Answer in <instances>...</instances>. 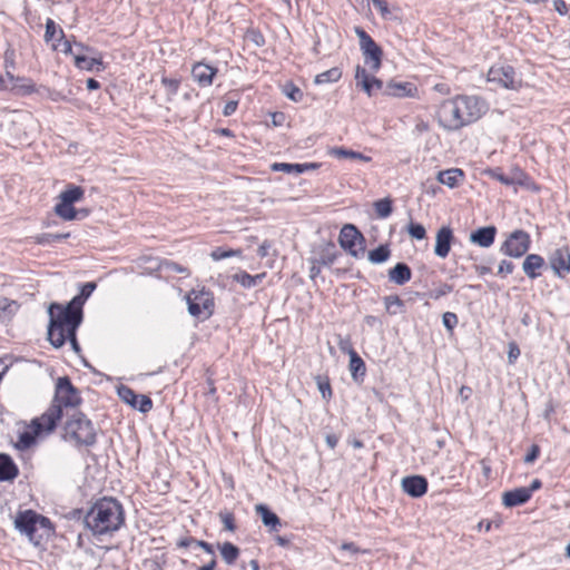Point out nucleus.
<instances>
[{
	"mask_svg": "<svg viewBox=\"0 0 570 570\" xmlns=\"http://www.w3.org/2000/svg\"><path fill=\"white\" fill-rule=\"evenodd\" d=\"M487 104L476 96H456L443 101L438 110V120L448 131L459 130L482 117Z\"/></svg>",
	"mask_w": 570,
	"mask_h": 570,
	"instance_id": "obj_2",
	"label": "nucleus"
},
{
	"mask_svg": "<svg viewBox=\"0 0 570 570\" xmlns=\"http://www.w3.org/2000/svg\"><path fill=\"white\" fill-rule=\"evenodd\" d=\"M364 240L363 235L352 224H346L340 232L338 243L343 249L348 252L353 257H358V252L355 248L357 243Z\"/></svg>",
	"mask_w": 570,
	"mask_h": 570,
	"instance_id": "obj_11",
	"label": "nucleus"
},
{
	"mask_svg": "<svg viewBox=\"0 0 570 570\" xmlns=\"http://www.w3.org/2000/svg\"><path fill=\"white\" fill-rule=\"evenodd\" d=\"M216 73L217 68L204 62H196L191 68V77L200 87L210 86Z\"/></svg>",
	"mask_w": 570,
	"mask_h": 570,
	"instance_id": "obj_15",
	"label": "nucleus"
},
{
	"mask_svg": "<svg viewBox=\"0 0 570 570\" xmlns=\"http://www.w3.org/2000/svg\"><path fill=\"white\" fill-rule=\"evenodd\" d=\"M233 279L246 288L255 287V278H253V275L246 272H239L234 274Z\"/></svg>",
	"mask_w": 570,
	"mask_h": 570,
	"instance_id": "obj_43",
	"label": "nucleus"
},
{
	"mask_svg": "<svg viewBox=\"0 0 570 570\" xmlns=\"http://www.w3.org/2000/svg\"><path fill=\"white\" fill-rule=\"evenodd\" d=\"M540 454V448L537 444H533L528 454L524 456V463L530 464L533 463Z\"/></svg>",
	"mask_w": 570,
	"mask_h": 570,
	"instance_id": "obj_59",
	"label": "nucleus"
},
{
	"mask_svg": "<svg viewBox=\"0 0 570 570\" xmlns=\"http://www.w3.org/2000/svg\"><path fill=\"white\" fill-rule=\"evenodd\" d=\"M338 252L334 243L330 242L321 245L315 252L313 258L323 266H331L337 258Z\"/></svg>",
	"mask_w": 570,
	"mask_h": 570,
	"instance_id": "obj_20",
	"label": "nucleus"
},
{
	"mask_svg": "<svg viewBox=\"0 0 570 570\" xmlns=\"http://www.w3.org/2000/svg\"><path fill=\"white\" fill-rule=\"evenodd\" d=\"M188 313L197 318L207 320L214 312V297L208 291L193 289L187 295Z\"/></svg>",
	"mask_w": 570,
	"mask_h": 570,
	"instance_id": "obj_8",
	"label": "nucleus"
},
{
	"mask_svg": "<svg viewBox=\"0 0 570 570\" xmlns=\"http://www.w3.org/2000/svg\"><path fill=\"white\" fill-rule=\"evenodd\" d=\"M96 289V283L94 282H88V283H85L81 288H80V295L87 299L91 294L92 292Z\"/></svg>",
	"mask_w": 570,
	"mask_h": 570,
	"instance_id": "obj_61",
	"label": "nucleus"
},
{
	"mask_svg": "<svg viewBox=\"0 0 570 570\" xmlns=\"http://www.w3.org/2000/svg\"><path fill=\"white\" fill-rule=\"evenodd\" d=\"M81 403L78 390L67 376L59 377L56 382L55 396L51 405L39 417L32 420L31 426L35 434L52 432L63 415H69V410L75 412Z\"/></svg>",
	"mask_w": 570,
	"mask_h": 570,
	"instance_id": "obj_1",
	"label": "nucleus"
},
{
	"mask_svg": "<svg viewBox=\"0 0 570 570\" xmlns=\"http://www.w3.org/2000/svg\"><path fill=\"white\" fill-rule=\"evenodd\" d=\"M77 53H75V65L82 70L92 71V70H101L102 61L97 58H89L81 52L86 49L81 43H76Z\"/></svg>",
	"mask_w": 570,
	"mask_h": 570,
	"instance_id": "obj_19",
	"label": "nucleus"
},
{
	"mask_svg": "<svg viewBox=\"0 0 570 570\" xmlns=\"http://www.w3.org/2000/svg\"><path fill=\"white\" fill-rule=\"evenodd\" d=\"M412 277V271L405 263H397L389 271V279L396 285H404Z\"/></svg>",
	"mask_w": 570,
	"mask_h": 570,
	"instance_id": "obj_24",
	"label": "nucleus"
},
{
	"mask_svg": "<svg viewBox=\"0 0 570 570\" xmlns=\"http://www.w3.org/2000/svg\"><path fill=\"white\" fill-rule=\"evenodd\" d=\"M59 27L55 23L52 19H47L46 21V32H45V40L47 42L53 41L56 39V35H59Z\"/></svg>",
	"mask_w": 570,
	"mask_h": 570,
	"instance_id": "obj_46",
	"label": "nucleus"
},
{
	"mask_svg": "<svg viewBox=\"0 0 570 570\" xmlns=\"http://www.w3.org/2000/svg\"><path fill=\"white\" fill-rule=\"evenodd\" d=\"M158 269L174 272L179 274H185L186 276L190 275V272L187 267H184L173 261L164 259L159 263Z\"/></svg>",
	"mask_w": 570,
	"mask_h": 570,
	"instance_id": "obj_38",
	"label": "nucleus"
},
{
	"mask_svg": "<svg viewBox=\"0 0 570 570\" xmlns=\"http://www.w3.org/2000/svg\"><path fill=\"white\" fill-rule=\"evenodd\" d=\"M495 235L497 227L491 225L475 229L470 234L469 239L471 243L479 245L480 247L488 248L494 243Z\"/></svg>",
	"mask_w": 570,
	"mask_h": 570,
	"instance_id": "obj_16",
	"label": "nucleus"
},
{
	"mask_svg": "<svg viewBox=\"0 0 570 570\" xmlns=\"http://www.w3.org/2000/svg\"><path fill=\"white\" fill-rule=\"evenodd\" d=\"M514 264L511 261L503 259L499 264L498 274L501 276L509 275L513 272Z\"/></svg>",
	"mask_w": 570,
	"mask_h": 570,
	"instance_id": "obj_55",
	"label": "nucleus"
},
{
	"mask_svg": "<svg viewBox=\"0 0 570 570\" xmlns=\"http://www.w3.org/2000/svg\"><path fill=\"white\" fill-rule=\"evenodd\" d=\"M14 527L36 547L42 546L52 532L49 519L32 510L19 512L14 519Z\"/></svg>",
	"mask_w": 570,
	"mask_h": 570,
	"instance_id": "obj_5",
	"label": "nucleus"
},
{
	"mask_svg": "<svg viewBox=\"0 0 570 570\" xmlns=\"http://www.w3.org/2000/svg\"><path fill=\"white\" fill-rule=\"evenodd\" d=\"M83 194L85 191L81 187L68 185L67 188L59 195V199L73 205L83 198Z\"/></svg>",
	"mask_w": 570,
	"mask_h": 570,
	"instance_id": "obj_28",
	"label": "nucleus"
},
{
	"mask_svg": "<svg viewBox=\"0 0 570 570\" xmlns=\"http://www.w3.org/2000/svg\"><path fill=\"white\" fill-rule=\"evenodd\" d=\"M452 292V286L449 285V284H442L433 294H432V297L434 299H438L440 298L441 296H445L448 295L449 293Z\"/></svg>",
	"mask_w": 570,
	"mask_h": 570,
	"instance_id": "obj_62",
	"label": "nucleus"
},
{
	"mask_svg": "<svg viewBox=\"0 0 570 570\" xmlns=\"http://www.w3.org/2000/svg\"><path fill=\"white\" fill-rule=\"evenodd\" d=\"M341 77H342V70L337 67H334L324 72L318 73L315 77L314 82L316 85L332 83V82L338 81L341 79Z\"/></svg>",
	"mask_w": 570,
	"mask_h": 570,
	"instance_id": "obj_32",
	"label": "nucleus"
},
{
	"mask_svg": "<svg viewBox=\"0 0 570 570\" xmlns=\"http://www.w3.org/2000/svg\"><path fill=\"white\" fill-rule=\"evenodd\" d=\"M372 76H370L365 68L357 66L355 70V80L356 86L362 87L364 80H368Z\"/></svg>",
	"mask_w": 570,
	"mask_h": 570,
	"instance_id": "obj_56",
	"label": "nucleus"
},
{
	"mask_svg": "<svg viewBox=\"0 0 570 570\" xmlns=\"http://www.w3.org/2000/svg\"><path fill=\"white\" fill-rule=\"evenodd\" d=\"M161 83L166 87L169 96H175L179 89L180 80L176 78H161Z\"/></svg>",
	"mask_w": 570,
	"mask_h": 570,
	"instance_id": "obj_47",
	"label": "nucleus"
},
{
	"mask_svg": "<svg viewBox=\"0 0 570 570\" xmlns=\"http://www.w3.org/2000/svg\"><path fill=\"white\" fill-rule=\"evenodd\" d=\"M384 304H385L386 311L391 314L396 313L395 311H392L393 306H396V307L403 306V302L397 295H390V296L384 297Z\"/></svg>",
	"mask_w": 570,
	"mask_h": 570,
	"instance_id": "obj_51",
	"label": "nucleus"
},
{
	"mask_svg": "<svg viewBox=\"0 0 570 570\" xmlns=\"http://www.w3.org/2000/svg\"><path fill=\"white\" fill-rule=\"evenodd\" d=\"M7 77L14 83L12 88L20 89L22 94H32L35 91V85L32 81L26 78H14L10 72H7Z\"/></svg>",
	"mask_w": 570,
	"mask_h": 570,
	"instance_id": "obj_34",
	"label": "nucleus"
},
{
	"mask_svg": "<svg viewBox=\"0 0 570 570\" xmlns=\"http://www.w3.org/2000/svg\"><path fill=\"white\" fill-rule=\"evenodd\" d=\"M118 396L120 397L121 401L130 405L132 409L136 407L138 394H136V392L132 389L121 385L118 389Z\"/></svg>",
	"mask_w": 570,
	"mask_h": 570,
	"instance_id": "obj_36",
	"label": "nucleus"
},
{
	"mask_svg": "<svg viewBox=\"0 0 570 570\" xmlns=\"http://www.w3.org/2000/svg\"><path fill=\"white\" fill-rule=\"evenodd\" d=\"M220 519L226 530L234 531L236 529L235 519L232 513H220Z\"/></svg>",
	"mask_w": 570,
	"mask_h": 570,
	"instance_id": "obj_58",
	"label": "nucleus"
},
{
	"mask_svg": "<svg viewBox=\"0 0 570 570\" xmlns=\"http://www.w3.org/2000/svg\"><path fill=\"white\" fill-rule=\"evenodd\" d=\"M318 164L305 163V164H288V163H274L271 165L273 171H283L287 174H303L307 170L316 169Z\"/></svg>",
	"mask_w": 570,
	"mask_h": 570,
	"instance_id": "obj_22",
	"label": "nucleus"
},
{
	"mask_svg": "<svg viewBox=\"0 0 570 570\" xmlns=\"http://www.w3.org/2000/svg\"><path fill=\"white\" fill-rule=\"evenodd\" d=\"M68 419L63 426V438L78 445L91 446L96 443V430L92 422L81 412L66 415Z\"/></svg>",
	"mask_w": 570,
	"mask_h": 570,
	"instance_id": "obj_6",
	"label": "nucleus"
},
{
	"mask_svg": "<svg viewBox=\"0 0 570 570\" xmlns=\"http://www.w3.org/2000/svg\"><path fill=\"white\" fill-rule=\"evenodd\" d=\"M464 173L459 168H451L446 170H442L438 173V181L450 187L454 188L459 185L460 181L463 180Z\"/></svg>",
	"mask_w": 570,
	"mask_h": 570,
	"instance_id": "obj_26",
	"label": "nucleus"
},
{
	"mask_svg": "<svg viewBox=\"0 0 570 570\" xmlns=\"http://www.w3.org/2000/svg\"><path fill=\"white\" fill-rule=\"evenodd\" d=\"M442 323L448 331H452L458 324V316L452 312H445L442 316Z\"/></svg>",
	"mask_w": 570,
	"mask_h": 570,
	"instance_id": "obj_52",
	"label": "nucleus"
},
{
	"mask_svg": "<svg viewBox=\"0 0 570 570\" xmlns=\"http://www.w3.org/2000/svg\"><path fill=\"white\" fill-rule=\"evenodd\" d=\"M546 267V262L542 256L538 254H529L523 263V273L530 278L535 279L541 276V269Z\"/></svg>",
	"mask_w": 570,
	"mask_h": 570,
	"instance_id": "obj_17",
	"label": "nucleus"
},
{
	"mask_svg": "<svg viewBox=\"0 0 570 570\" xmlns=\"http://www.w3.org/2000/svg\"><path fill=\"white\" fill-rule=\"evenodd\" d=\"M55 50H60L61 52L66 55H72L75 57V53L77 51H73V47L71 42L67 39H65V33L62 29H59V38L57 39V42L52 45Z\"/></svg>",
	"mask_w": 570,
	"mask_h": 570,
	"instance_id": "obj_37",
	"label": "nucleus"
},
{
	"mask_svg": "<svg viewBox=\"0 0 570 570\" xmlns=\"http://www.w3.org/2000/svg\"><path fill=\"white\" fill-rule=\"evenodd\" d=\"M519 356H520V348L517 345V343H514V342L509 343L508 362L510 364H513Z\"/></svg>",
	"mask_w": 570,
	"mask_h": 570,
	"instance_id": "obj_57",
	"label": "nucleus"
},
{
	"mask_svg": "<svg viewBox=\"0 0 570 570\" xmlns=\"http://www.w3.org/2000/svg\"><path fill=\"white\" fill-rule=\"evenodd\" d=\"M68 237H69V233H66V234L46 233V234L37 236L36 237V242L38 244L45 245V244H50V243L59 242L61 239H66Z\"/></svg>",
	"mask_w": 570,
	"mask_h": 570,
	"instance_id": "obj_42",
	"label": "nucleus"
},
{
	"mask_svg": "<svg viewBox=\"0 0 570 570\" xmlns=\"http://www.w3.org/2000/svg\"><path fill=\"white\" fill-rule=\"evenodd\" d=\"M354 32L358 38L360 49L364 57V63L370 67L372 72H377L382 65V48L363 28L355 27Z\"/></svg>",
	"mask_w": 570,
	"mask_h": 570,
	"instance_id": "obj_7",
	"label": "nucleus"
},
{
	"mask_svg": "<svg viewBox=\"0 0 570 570\" xmlns=\"http://www.w3.org/2000/svg\"><path fill=\"white\" fill-rule=\"evenodd\" d=\"M491 176L507 186H512L515 184V179L513 177L504 175L500 169L492 170Z\"/></svg>",
	"mask_w": 570,
	"mask_h": 570,
	"instance_id": "obj_53",
	"label": "nucleus"
},
{
	"mask_svg": "<svg viewBox=\"0 0 570 570\" xmlns=\"http://www.w3.org/2000/svg\"><path fill=\"white\" fill-rule=\"evenodd\" d=\"M361 88L367 94L368 97H371L374 90H383L384 86L382 80L372 76L368 80L363 81Z\"/></svg>",
	"mask_w": 570,
	"mask_h": 570,
	"instance_id": "obj_41",
	"label": "nucleus"
},
{
	"mask_svg": "<svg viewBox=\"0 0 570 570\" xmlns=\"http://www.w3.org/2000/svg\"><path fill=\"white\" fill-rule=\"evenodd\" d=\"M453 240L454 235L452 228L450 226H442L436 232L434 254L440 258L448 257Z\"/></svg>",
	"mask_w": 570,
	"mask_h": 570,
	"instance_id": "obj_13",
	"label": "nucleus"
},
{
	"mask_svg": "<svg viewBox=\"0 0 570 570\" xmlns=\"http://www.w3.org/2000/svg\"><path fill=\"white\" fill-rule=\"evenodd\" d=\"M416 88L411 82H389L384 89L383 94L391 97H411L413 96Z\"/></svg>",
	"mask_w": 570,
	"mask_h": 570,
	"instance_id": "obj_21",
	"label": "nucleus"
},
{
	"mask_svg": "<svg viewBox=\"0 0 570 570\" xmlns=\"http://www.w3.org/2000/svg\"><path fill=\"white\" fill-rule=\"evenodd\" d=\"M236 254H239L238 250H233V249H229V250H225L223 249L222 247H217L215 248L212 253H210V257L214 259V261H220V259H224V258H228V257H232Z\"/></svg>",
	"mask_w": 570,
	"mask_h": 570,
	"instance_id": "obj_49",
	"label": "nucleus"
},
{
	"mask_svg": "<svg viewBox=\"0 0 570 570\" xmlns=\"http://www.w3.org/2000/svg\"><path fill=\"white\" fill-rule=\"evenodd\" d=\"M348 367L351 371V375L355 381L365 375V363L357 353H353V355L350 357Z\"/></svg>",
	"mask_w": 570,
	"mask_h": 570,
	"instance_id": "obj_30",
	"label": "nucleus"
},
{
	"mask_svg": "<svg viewBox=\"0 0 570 570\" xmlns=\"http://www.w3.org/2000/svg\"><path fill=\"white\" fill-rule=\"evenodd\" d=\"M530 500V490L527 488H517L511 491H507L502 495V503L507 508H513L524 504Z\"/></svg>",
	"mask_w": 570,
	"mask_h": 570,
	"instance_id": "obj_18",
	"label": "nucleus"
},
{
	"mask_svg": "<svg viewBox=\"0 0 570 570\" xmlns=\"http://www.w3.org/2000/svg\"><path fill=\"white\" fill-rule=\"evenodd\" d=\"M86 299L79 294L75 296L65 307L58 303L50 304L48 314L50 316L48 326V340L55 347H61L66 342L65 326L77 330L82 321V306Z\"/></svg>",
	"mask_w": 570,
	"mask_h": 570,
	"instance_id": "obj_4",
	"label": "nucleus"
},
{
	"mask_svg": "<svg viewBox=\"0 0 570 570\" xmlns=\"http://www.w3.org/2000/svg\"><path fill=\"white\" fill-rule=\"evenodd\" d=\"M83 522L94 535L111 534L125 523L124 508L114 498H101L87 511Z\"/></svg>",
	"mask_w": 570,
	"mask_h": 570,
	"instance_id": "obj_3",
	"label": "nucleus"
},
{
	"mask_svg": "<svg viewBox=\"0 0 570 570\" xmlns=\"http://www.w3.org/2000/svg\"><path fill=\"white\" fill-rule=\"evenodd\" d=\"M18 468L11 456L0 453V482L12 481L18 475Z\"/></svg>",
	"mask_w": 570,
	"mask_h": 570,
	"instance_id": "obj_25",
	"label": "nucleus"
},
{
	"mask_svg": "<svg viewBox=\"0 0 570 570\" xmlns=\"http://www.w3.org/2000/svg\"><path fill=\"white\" fill-rule=\"evenodd\" d=\"M255 511L261 517L263 524L267 527L269 531H278L282 523L276 513L262 503L255 505Z\"/></svg>",
	"mask_w": 570,
	"mask_h": 570,
	"instance_id": "obj_23",
	"label": "nucleus"
},
{
	"mask_svg": "<svg viewBox=\"0 0 570 570\" xmlns=\"http://www.w3.org/2000/svg\"><path fill=\"white\" fill-rule=\"evenodd\" d=\"M553 7H554V10L560 14V16H566L568 13V7H567V3L563 1V0H554L553 1Z\"/></svg>",
	"mask_w": 570,
	"mask_h": 570,
	"instance_id": "obj_64",
	"label": "nucleus"
},
{
	"mask_svg": "<svg viewBox=\"0 0 570 570\" xmlns=\"http://www.w3.org/2000/svg\"><path fill=\"white\" fill-rule=\"evenodd\" d=\"M549 265L561 278L570 273V250L568 247L557 248L549 257Z\"/></svg>",
	"mask_w": 570,
	"mask_h": 570,
	"instance_id": "obj_12",
	"label": "nucleus"
},
{
	"mask_svg": "<svg viewBox=\"0 0 570 570\" xmlns=\"http://www.w3.org/2000/svg\"><path fill=\"white\" fill-rule=\"evenodd\" d=\"M76 331L77 330H72L71 331V326H65L66 340L69 338L73 350L75 351H79V345H78V342H77V338H76Z\"/></svg>",
	"mask_w": 570,
	"mask_h": 570,
	"instance_id": "obj_60",
	"label": "nucleus"
},
{
	"mask_svg": "<svg viewBox=\"0 0 570 570\" xmlns=\"http://www.w3.org/2000/svg\"><path fill=\"white\" fill-rule=\"evenodd\" d=\"M53 210L56 215L63 220L78 219V210L73 207L72 204L65 203L62 199H59Z\"/></svg>",
	"mask_w": 570,
	"mask_h": 570,
	"instance_id": "obj_27",
	"label": "nucleus"
},
{
	"mask_svg": "<svg viewBox=\"0 0 570 570\" xmlns=\"http://www.w3.org/2000/svg\"><path fill=\"white\" fill-rule=\"evenodd\" d=\"M407 233L412 238L417 240L424 239L426 236V230L423 225L411 222L407 226Z\"/></svg>",
	"mask_w": 570,
	"mask_h": 570,
	"instance_id": "obj_44",
	"label": "nucleus"
},
{
	"mask_svg": "<svg viewBox=\"0 0 570 570\" xmlns=\"http://www.w3.org/2000/svg\"><path fill=\"white\" fill-rule=\"evenodd\" d=\"M402 489L412 498H421L428 492V481L422 475L405 476L402 480Z\"/></svg>",
	"mask_w": 570,
	"mask_h": 570,
	"instance_id": "obj_14",
	"label": "nucleus"
},
{
	"mask_svg": "<svg viewBox=\"0 0 570 570\" xmlns=\"http://www.w3.org/2000/svg\"><path fill=\"white\" fill-rule=\"evenodd\" d=\"M391 256V249L387 244L380 245L368 252L367 258L372 264H382Z\"/></svg>",
	"mask_w": 570,
	"mask_h": 570,
	"instance_id": "obj_29",
	"label": "nucleus"
},
{
	"mask_svg": "<svg viewBox=\"0 0 570 570\" xmlns=\"http://www.w3.org/2000/svg\"><path fill=\"white\" fill-rule=\"evenodd\" d=\"M219 549L222 558L227 564H233L239 556V549L230 542H224Z\"/></svg>",
	"mask_w": 570,
	"mask_h": 570,
	"instance_id": "obj_33",
	"label": "nucleus"
},
{
	"mask_svg": "<svg viewBox=\"0 0 570 570\" xmlns=\"http://www.w3.org/2000/svg\"><path fill=\"white\" fill-rule=\"evenodd\" d=\"M330 154L336 158H350V159H357L365 163H368L371 160V157L365 156L358 151H354L351 149H346L343 147H335L333 148Z\"/></svg>",
	"mask_w": 570,
	"mask_h": 570,
	"instance_id": "obj_31",
	"label": "nucleus"
},
{
	"mask_svg": "<svg viewBox=\"0 0 570 570\" xmlns=\"http://www.w3.org/2000/svg\"><path fill=\"white\" fill-rule=\"evenodd\" d=\"M488 81L512 90L521 86V79H517L514 68L509 65L491 67L488 71Z\"/></svg>",
	"mask_w": 570,
	"mask_h": 570,
	"instance_id": "obj_10",
	"label": "nucleus"
},
{
	"mask_svg": "<svg viewBox=\"0 0 570 570\" xmlns=\"http://www.w3.org/2000/svg\"><path fill=\"white\" fill-rule=\"evenodd\" d=\"M337 345L342 353L348 354L351 357L353 353H356V351L353 348L352 341L348 336H337Z\"/></svg>",
	"mask_w": 570,
	"mask_h": 570,
	"instance_id": "obj_45",
	"label": "nucleus"
},
{
	"mask_svg": "<svg viewBox=\"0 0 570 570\" xmlns=\"http://www.w3.org/2000/svg\"><path fill=\"white\" fill-rule=\"evenodd\" d=\"M153 409V401L147 395H138V401L135 410H138L141 413H147Z\"/></svg>",
	"mask_w": 570,
	"mask_h": 570,
	"instance_id": "obj_48",
	"label": "nucleus"
},
{
	"mask_svg": "<svg viewBox=\"0 0 570 570\" xmlns=\"http://www.w3.org/2000/svg\"><path fill=\"white\" fill-rule=\"evenodd\" d=\"M284 95L292 101L298 102L303 99V91L292 82H287L283 87Z\"/></svg>",
	"mask_w": 570,
	"mask_h": 570,
	"instance_id": "obj_39",
	"label": "nucleus"
},
{
	"mask_svg": "<svg viewBox=\"0 0 570 570\" xmlns=\"http://www.w3.org/2000/svg\"><path fill=\"white\" fill-rule=\"evenodd\" d=\"M163 561H160L158 558H150V559H145L144 562H142V566L145 568V570H164V563H165V559H164V556L161 557Z\"/></svg>",
	"mask_w": 570,
	"mask_h": 570,
	"instance_id": "obj_50",
	"label": "nucleus"
},
{
	"mask_svg": "<svg viewBox=\"0 0 570 570\" xmlns=\"http://www.w3.org/2000/svg\"><path fill=\"white\" fill-rule=\"evenodd\" d=\"M372 3L374 8L380 11L382 18L389 19L391 17L389 3L385 0H372Z\"/></svg>",
	"mask_w": 570,
	"mask_h": 570,
	"instance_id": "obj_54",
	"label": "nucleus"
},
{
	"mask_svg": "<svg viewBox=\"0 0 570 570\" xmlns=\"http://www.w3.org/2000/svg\"><path fill=\"white\" fill-rule=\"evenodd\" d=\"M315 380H316V384H317L318 391L322 394V397L325 401H328L331 399V396H332V389H331V384H330L328 377L322 376V375H317Z\"/></svg>",
	"mask_w": 570,
	"mask_h": 570,
	"instance_id": "obj_40",
	"label": "nucleus"
},
{
	"mask_svg": "<svg viewBox=\"0 0 570 570\" xmlns=\"http://www.w3.org/2000/svg\"><path fill=\"white\" fill-rule=\"evenodd\" d=\"M309 262H311V267H309V277H311L312 279H314L316 276H318V275H320V273H321V267H322L323 265H322V264L316 263V262H315V258H313V257L309 259Z\"/></svg>",
	"mask_w": 570,
	"mask_h": 570,
	"instance_id": "obj_63",
	"label": "nucleus"
},
{
	"mask_svg": "<svg viewBox=\"0 0 570 570\" xmlns=\"http://www.w3.org/2000/svg\"><path fill=\"white\" fill-rule=\"evenodd\" d=\"M530 245V235L522 229H515L501 244L500 252L509 257L520 258L529 250Z\"/></svg>",
	"mask_w": 570,
	"mask_h": 570,
	"instance_id": "obj_9",
	"label": "nucleus"
},
{
	"mask_svg": "<svg viewBox=\"0 0 570 570\" xmlns=\"http://www.w3.org/2000/svg\"><path fill=\"white\" fill-rule=\"evenodd\" d=\"M374 209L379 218H386L392 214V200L390 198L379 199L374 203Z\"/></svg>",
	"mask_w": 570,
	"mask_h": 570,
	"instance_id": "obj_35",
	"label": "nucleus"
}]
</instances>
